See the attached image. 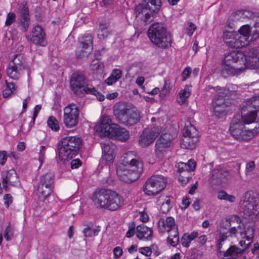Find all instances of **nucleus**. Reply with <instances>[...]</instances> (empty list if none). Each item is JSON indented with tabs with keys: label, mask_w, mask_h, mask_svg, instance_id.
<instances>
[{
	"label": "nucleus",
	"mask_w": 259,
	"mask_h": 259,
	"mask_svg": "<svg viewBox=\"0 0 259 259\" xmlns=\"http://www.w3.org/2000/svg\"><path fill=\"white\" fill-rule=\"evenodd\" d=\"M143 170V163L139 156L132 152L126 154L124 162L117 165L116 173L123 182L130 183L137 180Z\"/></svg>",
	"instance_id": "1"
},
{
	"label": "nucleus",
	"mask_w": 259,
	"mask_h": 259,
	"mask_svg": "<svg viewBox=\"0 0 259 259\" xmlns=\"http://www.w3.org/2000/svg\"><path fill=\"white\" fill-rule=\"evenodd\" d=\"M92 199L98 207L111 211L117 210L124 205L123 197L115 191L109 189L96 190Z\"/></svg>",
	"instance_id": "2"
},
{
	"label": "nucleus",
	"mask_w": 259,
	"mask_h": 259,
	"mask_svg": "<svg viewBox=\"0 0 259 259\" xmlns=\"http://www.w3.org/2000/svg\"><path fill=\"white\" fill-rule=\"evenodd\" d=\"M113 115L120 124L127 127L134 126L141 120L140 112L132 108L127 103L119 102L113 107Z\"/></svg>",
	"instance_id": "3"
},
{
	"label": "nucleus",
	"mask_w": 259,
	"mask_h": 259,
	"mask_svg": "<svg viewBox=\"0 0 259 259\" xmlns=\"http://www.w3.org/2000/svg\"><path fill=\"white\" fill-rule=\"evenodd\" d=\"M224 62L226 63H239L243 64L244 68L254 69L259 67V50L251 48L246 51L244 54L242 52L232 51L225 57Z\"/></svg>",
	"instance_id": "4"
},
{
	"label": "nucleus",
	"mask_w": 259,
	"mask_h": 259,
	"mask_svg": "<svg viewBox=\"0 0 259 259\" xmlns=\"http://www.w3.org/2000/svg\"><path fill=\"white\" fill-rule=\"evenodd\" d=\"M82 145L81 139L77 136L62 138L58 145V156L60 160L72 159L77 153Z\"/></svg>",
	"instance_id": "5"
},
{
	"label": "nucleus",
	"mask_w": 259,
	"mask_h": 259,
	"mask_svg": "<svg viewBox=\"0 0 259 259\" xmlns=\"http://www.w3.org/2000/svg\"><path fill=\"white\" fill-rule=\"evenodd\" d=\"M147 34L151 41L158 48H166L170 46L171 39L168 36L166 29L163 24L153 23L149 28Z\"/></svg>",
	"instance_id": "6"
},
{
	"label": "nucleus",
	"mask_w": 259,
	"mask_h": 259,
	"mask_svg": "<svg viewBox=\"0 0 259 259\" xmlns=\"http://www.w3.org/2000/svg\"><path fill=\"white\" fill-rule=\"evenodd\" d=\"M240 115L242 116L241 120L244 124L259 122V96L253 97L244 102Z\"/></svg>",
	"instance_id": "7"
},
{
	"label": "nucleus",
	"mask_w": 259,
	"mask_h": 259,
	"mask_svg": "<svg viewBox=\"0 0 259 259\" xmlns=\"http://www.w3.org/2000/svg\"><path fill=\"white\" fill-rule=\"evenodd\" d=\"M239 205L240 212L245 218L252 215H257L259 213V200L252 192H246L241 200Z\"/></svg>",
	"instance_id": "8"
},
{
	"label": "nucleus",
	"mask_w": 259,
	"mask_h": 259,
	"mask_svg": "<svg viewBox=\"0 0 259 259\" xmlns=\"http://www.w3.org/2000/svg\"><path fill=\"white\" fill-rule=\"evenodd\" d=\"M237 38L239 41L241 40L240 47H244L250 42L256 40L259 37V17H257L253 26L251 28L249 25H244L238 30Z\"/></svg>",
	"instance_id": "9"
},
{
	"label": "nucleus",
	"mask_w": 259,
	"mask_h": 259,
	"mask_svg": "<svg viewBox=\"0 0 259 259\" xmlns=\"http://www.w3.org/2000/svg\"><path fill=\"white\" fill-rule=\"evenodd\" d=\"M166 178L161 175H154L147 180L144 186V191L149 196L158 194L166 186Z\"/></svg>",
	"instance_id": "10"
},
{
	"label": "nucleus",
	"mask_w": 259,
	"mask_h": 259,
	"mask_svg": "<svg viewBox=\"0 0 259 259\" xmlns=\"http://www.w3.org/2000/svg\"><path fill=\"white\" fill-rule=\"evenodd\" d=\"M183 134L181 146L186 149L194 148L198 141V133L195 127L190 121H188L185 123Z\"/></svg>",
	"instance_id": "11"
},
{
	"label": "nucleus",
	"mask_w": 259,
	"mask_h": 259,
	"mask_svg": "<svg viewBox=\"0 0 259 259\" xmlns=\"http://www.w3.org/2000/svg\"><path fill=\"white\" fill-rule=\"evenodd\" d=\"M26 66V60L23 55H16L14 58L9 62L7 68V74L13 79H18L21 71Z\"/></svg>",
	"instance_id": "12"
},
{
	"label": "nucleus",
	"mask_w": 259,
	"mask_h": 259,
	"mask_svg": "<svg viewBox=\"0 0 259 259\" xmlns=\"http://www.w3.org/2000/svg\"><path fill=\"white\" fill-rule=\"evenodd\" d=\"M196 162L190 159L187 163L181 162L178 164V180L182 186L186 185L191 178V171L195 170Z\"/></svg>",
	"instance_id": "13"
},
{
	"label": "nucleus",
	"mask_w": 259,
	"mask_h": 259,
	"mask_svg": "<svg viewBox=\"0 0 259 259\" xmlns=\"http://www.w3.org/2000/svg\"><path fill=\"white\" fill-rule=\"evenodd\" d=\"M79 109L74 104L68 105L64 109L63 121L68 128L75 127L78 121Z\"/></svg>",
	"instance_id": "14"
},
{
	"label": "nucleus",
	"mask_w": 259,
	"mask_h": 259,
	"mask_svg": "<svg viewBox=\"0 0 259 259\" xmlns=\"http://www.w3.org/2000/svg\"><path fill=\"white\" fill-rule=\"evenodd\" d=\"M87 82V79L84 75L81 73L74 72L72 74L70 80L71 89L76 95L82 96Z\"/></svg>",
	"instance_id": "15"
},
{
	"label": "nucleus",
	"mask_w": 259,
	"mask_h": 259,
	"mask_svg": "<svg viewBox=\"0 0 259 259\" xmlns=\"http://www.w3.org/2000/svg\"><path fill=\"white\" fill-rule=\"evenodd\" d=\"M140 3L135 7L134 14L136 20L144 25H147L153 21L156 16L149 9Z\"/></svg>",
	"instance_id": "16"
},
{
	"label": "nucleus",
	"mask_w": 259,
	"mask_h": 259,
	"mask_svg": "<svg viewBox=\"0 0 259 259\" xmlns=\"http://www.w3.org/2000/svg\"><path fill=\"white\" fill-rule=\"evenodd\" d=\"M161 132L158 127L145 128L140 135L139 143L141 147H146L154 142Z\"/></svg>",
	"instance_id": "17"
},
{
	"label": "nucleus",
	"mask_w": 259,
	"mask_h": 259,
	"mask_svg": "<svg viewBox=\"0 0 259 259\" xmlns=\"http://www.w3.org/2000/svg\"><path fill=\"white\" fill-rule=\"evenodd\" d=\"M116 123H111V119L110 116L103 115L100 119L99 124L95 126L97 131L101 133V135L104 137H110Z\"/></svg>",
	"instance_id": "18"
},
{
	"label": "nucleus",
	"mask_w": 259,
	"mask_h": 259,
	"mask_svg": "<svg viewBox=\"0 0 259 259\" xmlns=\"http://www.w3.org/2000/svg\"><path fill=\"white\" fill-rule=\"evenodd\" d=\"M101 145L103 154L102 160H104L107 164L112 163L115 157L116 146L109 140L102 142Z\"/></svg>",
	"instance_id": "19"
},
{
	"label": "nucleus",
	"mask_w": 259,
	"mask_h": 259,
	"mask_svg": "<svg viewBox=\"0 0 259 259\" xmlns=\"http://www.w3.org/2000/svg\"><path fill=\"white\" fill-rule=\"evenodd\" d=\"M242 116L238 114L233 118L230 126V132L231 135L236 139L240 141L243 129H244V124L242 121Z\"/></svg>",
	"instance_id": "20"
},
{
	"label": "nucleus",
	"mask_w": 259,
	"mask_h": 259,
	"mask_svg": "<svg viewBox=\"0 0 259 259\" xmlns=\"http://www.w3.org/2000/svg\"><path fill=\"white\" fill-rule=\"evenodd\" d=\"M172 138L169 134H162L155 144V151L157 154L163 153L166 149L170 147Z\"/></svg>",
	"instance_id": "21"
},
{
	"label": "nucleus",
	"mask_w": 259,
	"mask_h": 259,
	"mask_svg": "<svg viewBox=\"0 0 259 259\" xmlns=\"http://www.w3.org/2000/svg\"><path fill=\"white\" fill-rule=\"evenodd\" d=\"M2 178L3 188L6 191H8L9 186H16L19 182L17 174L13 169L3 173Z\"/></svg>",
	"instance_id": "22"
},
{
	"label": "nucleus",
	"mask_w": 259,
	"mask_h": 259,
	"mask_svg": "<svg viewBox=\"0 0 259 259\" xmlns=\"http://www.w3.org/2000/svg\"><path fill=\"white\" fill-rule=\"evenodd\" d=\"M30 40L35 45H46L45 33L40 26L36 25L33 27Z\"/></svg>",
	"instance_id": "23"
},
{
	"label": "nucleus",
	"mask_w": 259,
	"mask_h": 259,
	"mask_svg": "<svg viewBox=\"0 0 259 259\" xmlns=\"http://www.w3.org/2000/svg\"><path fill=\"white\" fill-rule=\"evenodd\" d=\"M237 33L234 31H225L223 33V38L225 44L228 47L232 48H240L242 41H239L237 38Z\"/></svg>",
	"instance_id": "24"
},
{
	"label": "nucleus",
	"mask_w": 259,
	"mask_h": 259,
	"mask_svg": "<svg viewBox=\"0 0 259 259\" xmlns=\"http://www.w3.org/2000/svg\"><path fill=\"white\" fill-rule=\"evenodd\" d=\"M244 69V67L233 66L232 64L226 63L223 61L222 65L221 75L224 78H226L230 75L240 73Z\"/></svg>",
	"instance_id": "25"
},
{
	"label": "nucleus",
	"mask_w": 259,
	"mask_h": 259,
	"mask_svg": "<svg viewBox=\"0 0 259 259\" xmlns=\"http://www.w3.org/2000/svg\"><path fill=\"white\" fill-rule=\"evenodd\" d=\"M218 255L223 259H236L242 253L241 249L235 245H231L226 251H218Z\"/></svg>",
	"instance_id": "26"
},
{
	"label": "nucleus",
	"mask_w": 259,
	"mask_h": 259,
	"mask_svg": "<svg viewBox=\"0 0 259 259\" xmlns=\"http://www.w3.org/2000/svg\"><path fill=\"white\" fill-rule=\"evenodd\" d=\"M115 126L110 137H115L122 142L127 140L130 137L129 132L126 128L120 127L118 124H115Z\"/></svg>",
	"instance_id": "27"
},
{
	"label": "nucleus",
	"mask_w": 259,
	"mask_h": 259,
	"mask_svg": "<svg viewBox=\"0 0 259 259\" xmlns=\"http://www.w3.org/2000/svg\"><path fill=\"white\" fill-rule=\"evenodd\" d=\"M137 237L139 239L150 240L152 237V230L144 225H140L136 228Z\"/></svg>",
	"instance_id": "28"
},
{
	"label": "nucleus",
	"mask_w": 259,
	"mask_h": 259,
	"mask_svg": "<svg viewBox=\"0 0 259 259\" xmlns=\"http://www.w3.org/2000/svg\"><path fill=\"white\" fill-rule=\"evenodd\" d=\"M141 3L155 16L159 12L161 5V0H143Z\"/></svg>",
	"instance_id": "29"
},
{
	"label": "nucleus",
	"mask_w": 259,
	"mask_h": 259,
	"mask_svg": "<svg viewBox=\"0 0 259 259\" xmlns=\"http://www.w3.org/2000/svg\"><path fill=\"white\" fill-rule=\"evenodd\" d=\"M228 171L220 166H218L212 171V180H215L218 183L221 182L222 179L227 177Z\"/></svg>",
	"instance_id": "30"
},
{
	"label": "nucleus",
	"mask_w": 259,
	"mask_h": 259,
	"mask_svg": "<svg viewBox=\"0 0 259 259\" xmlns=\"http://www.w3.org/2000/svg\"><path fill=\"white\" fill-rule=\"evenodd\" d=\"M53 190V188L51 186L41 185V183H39L38 184L37 191L38 196L43 201L51 195Z\"/></svg>",
	"instance_id": "31"
},
{
	"label": "nucleus",
	"mask_w": 259,
	"mask_h": 259,
	"mask_svg": "<svg viewBox=\"0 0 259 259\" xmlns=\"http://www.w3.org/2000/svg\"><path fill=\"white\" fill-rule=\"evenodd\" d=\"M167 232L169 236L167 238V242L172 246H176L179 241V236L178 227L168 229Z\"/></svg>",
	"instance_id": "32"
},
{
	"label": "nucleus",
	"mask_w": 259,
	"mask_h": 259,
	"mask_svg": "<svg viewBox=\"0 0 259 259\" xmlns=\"http://www.w3.org/2000/svg\"><path fill=\"white\" fill-rule=\"evenodd\" d=\"M38 183L54 188V175L50 172L40 177Z\"/></svg>",
	"instance_id": "33"
},
{
	"label": "nucleus",
	"mask_w": 259,
	"mask_h": 259,
	"mask_svg": "<svg viewBox=\"0 0 259 259\" xmlns=\"http://www.w3.org/2000/svg\"><path fill=\"white\" fill-rule=\"evenodd\" d=\"M241 234H244L243 238H246L248 244L251 243L254 236V229L250 226L245 225L244 227V231L241 232Z\"/></svg>",
	"instance_id": "34"
},
{
	"label": "nucleus",
	"mask_w": 259,
	"mask_h": 259,
	"mask_svg": "<svg viewBox=\"0 0 259 259\" xmlns=\"http://www.w3.org/2000/svg\"><path fill=\"white\" fill-rule=\"evenodd\" d=\"M92 52L91 48L83 47L81 46L75 52L76 57L78 59L87 58Z\"/></svg>",
	"instance_id": "35"
},
{
	"label": "nucleus",
	"mask_w": 259,
	"mask_h": 259,
	"mask_svg": "<svg viewBox=\"0 0 259 259\" xmlns=\"http://www.w3.org/2000/svg\"><path fill=\"white\" fill-rule=\"evenodd\" d=\"M109 34L108 26L106 24H99L98 36L100 39H105Z\"/></svg>",
	"instance_id": "36"
},
{
	"label": "nucleus",
	"mask_w": 259,
	"mask_h": 259,
	"mask_svg": "<svg viewBox=\"0 0 259 259\" xmlns=\"http://www.w3.org/2000/svg\"><path fill=\"white\" fill-rule=\"evenodd\" d=\"M80 44L82 48L88 47L92 50L93 37L89 34L84 35L80 41Z\"/></svg>",
	"instance_id": "37"
},
{
	"label": "nucleus",
	"mask_w": 259,
	"mask_h": 259,
	"mask_svg": "<svg viewBox=\"0 0 259 259\" xmlns=\"http://www.w3.org/2000/svg\"><path fill=\"white\" fill-rule=\"evenodd\" d=\"M30 18L20 17L18 26L23 32H26L29 26Z\"/></svg>",
	"instance_id": "38"
},
{
	"label": "nucleus",
	"mask_w": 259,
	"mask_h": 259,
	"mask_svg": "<svg viewBox=\"0 0 259 259\" xmlns=\"http://www.w3.org/2000/svg\"><path fill=\"white\" fill-rule=\"evenodd\" d=\"M229 235L227 234L226 232L220 230V233L217 238V246L218 248V251L221 250L222 248V242L224 241L229 237Z\"/></svg>",
	"instance_id": "39"
},
{
	"label": "nucleus",
	"mask_w": 259,
	"mask_h": 259,
	"mask_svg": "<svg viewBox=\"0 0 259 259\" xmlns=\"http://www.w3.org/2000/svg\"><path fill=\"white\" fill-rule=\"evenodd\" d=\"M47 124L48 126L55 132L59 130V125L58 120L54 116H50L48 119Z\"/></svg>",
	"instance_id": "40"
},
{
	"label": "nucleus",
	"mask_w": 259,
	"mask_h": 259,
	"mask_svg": "<svg viewBox=\"0 0 259 259\" xmlns=\"http://www.w3.org/2000/svg\"><path fill=\"white\" fill-rule=\"evenodd\" d=\"M227 106H213L214 114L218 118L221 117L225 114Z\"/></svg>",
	"instance_id": "41"
},
{
	"label": "nucleus",
	"mask_w": 259,
	"mask_h": 259,
	"mask_svg": "<svg viewBox=\"0 0 259 259\" xmlns=\"http://www.w3.org/2000/svg\"><path fill=\"white\" fill-rule=\"evenodd\" d=\"M213 106H227L225 102L224 97L222 95L217 96L212 102Z\"/></svg>",
	"instance_id": "42"
},
{
	"label": "nucleus",
	"mask_w": 259,
	"mask_h": 259,
	"mask_svg": "<svg viewBox=\"0 0 259 259\" xmlns=\"http://www.w3.org/2000/svg\"><path fill=\"white\" fill-rule=\"evenodd\" d=\"M239 87L235 84H230L227 88V92L224 94L230 96H237Z\"/></svg>",
	"instance_id": "43"
},
{
	"label": "nucleus",
	"mask_w": 259,
	"mask_h": 259,
	"mask_svg": "<svg viewBox=\"0 0 259 259\" xmlns=\"http://www.w3.org/2000/svg\"><path fill=\"white\" fill-rule=\"evenodd\" d=\"M179 96L181 100L179 101V103L182 104L186 102V99L190 96V93L188 89H185L181 91Z\"/></svg>",
	"instance_id": "44"
},
{
	"label": "nucleus",
	"mask_w": 259,
	"mask_h": 259,
	"mask_svg": "<svg viewBox=\"0 0 259 259\" xmlns=\"http://www.w3.org/2000/svg\"><path fill=\"white\" fill-rule=\"evenodd\" d=\"M95 93H97L96 89L92 85L88 84L87 82L84 87V92H83L82 96L85 94L94 95Z\"/></svg>",
	"instance_id": "45"
},
{
	"label": "nucleus",
	"mask_w": 259,
	"mask_h": 259,
	"mask_svg": "<svg viewBox=\"0 0 259 259\" xmlns=\"http://www.w3.org/2000/svg\"><path fill=\"white\" fill-rule=\"evenodd\" d=\"M234 221H236L238 222V221H240V220L238 217H236V216L232 217V218H231L230 219H225V220L222 221V224L221 225V228H224V227L222 225V224H224L226 226L225 228L226 229L227 227H231V222H232Z\"/></svg>",
	"instance_id": "46"
},
{
	"label": "nucleus",
	"mask_w": 259,
	"mask_h": 259,
	"mask_svg": "<svg viewBox=\"0 0 259 259\" xmlns=\"http://www.w3.org/2000/svg\"><path fill=\"white\" fill-rule=\"evenodd\" d=\"M162 223L163 226L165 225L169 229H172V228L174 227H177L175 224L174 219L171 217H167L165 220V222L163 221Z\"/></svg>",
	"instance_id": "47"
},
{
	"label": "nucleus",
	"mask_w": 259,
	"mask_h": 259,
	"mask_svg": "<svg viewBox=\"0 0 259 259\" xmlns=\"http://www.w3.org/2000/svg\"><path fill=\"white\" fill-rule=\"evenodd\" d=\"M13 235V229L11 226L10 223L6 227L4 233V237L8 241L10 240Z\"/></svg>",
	"instance_id": "48"
},
{
	"label": "nucleus",
	"mask_w": 259,
	"mask_h": 259,
	"mask_svg": "<svg viewBox=\"0 0 259 259\" xmlns=\"http://www.w3.org/2000/svg\"><path fill=\"white\" fill-rule=\"evenodd\" d=\"M170 81L169 80H165L164 84L162 88L161 93H160V96L163 97L166 96V94L169 92L170 88Z\"/></svg>",
	"instance_id": "49"
},
{
	"label": "nucleus",
	"mask_w": 259,
	"mask_h": 259,
	"mask_svg": "<svg viewBox=\"0 0 259 259\" xmlns=\"http://www.w3.org/2000/svg\"><path fill=\"white\" fill-rule=\"evenodd\" d=\"M16 19V15L13 12H10L8 14L7 16L5 25L7 26L11 25Z\"/></svg>",
	"instance_id": "50"
},
{
	"label": "nucleus",
	"mask_w": 259,
	"mask_h": 259,
	"mask_svg": "<svg viewBox=\"0 0 259 259\" xmlns=\"http://www.w3.org/2000/svg\"><path fill=\"white\" fill-rule=\"evenodd\" d=\"M86 227L83 230V233L85 237H91L92 236V233L91 232V230L93 227V224L92 223H90L88 224L84 225Z\"/></svg>",
	"instance_id": "51"
},
{
	"label": "nucleus",
	"mask_w": 259,
	"mask_h": 259,
	"mask_svg": "<svg viewBox=\"0 0 259 259\" xmlns=\"http://www.w3.org/2000/svg\"><path fill=\"white\" fill-rule=\"evenodd\" d=\"M20 17L30 18L28 7L26 5H23V7L20 10Z\"/></svg>",
	"instance_id": "52"
},
{
	"label": "nucleus",
	"mask_w": 259,
	"mask_h": 259,
	"mask_svg": "<svg viewBox=\"0 0 259 259\" xmlns=\"http://www.w3.org/2000/svg\"><path fill=\"white\" fill-rule=\"evenodd\" d=\"M191 241L188 235L185 234L181 238V243L182 245L185 247H188L190 246V243Z\"/></svg>",
	"instance_id": "53"
},
{
	"label": "nucleus",
	"mask_w": 259,
	"mask_h": 259,
	"mask_svg": "<svg viewBox=\"0 0 259 259\" xmlns=\"http://www.w3.org/2000/svg\"><path fill=\"white\" fill-rule=\"evenodd\" d=\"M135 225L134 223L132 222V224H130L128 230L126 234V237L127 238H131L135 234Z\"/></svg>",
	"instance_id": "54"
},
{
	"label": "nucleus",
	"mask_w": 259,
	"mask_h": 259,
	"mask_svg": "<svg viewBox=\"0 0 259 259\" xmlns=\"http://www.w3.org/2000/svg\"><path fill=\"white\" fill-rule=\"evenodd\" d=\"M255 167L254 161H251L246 164L245 170L247 174L251 172Z\"/></svg>",
	"instance_id": "55"
},
{
	"label": "nucleus",
	"mask_w": 259,
	"mask_h": 259,
	"mask_svg": "<svg viewBox=\"0 0 259 259\" xmlns=\"http://www.w3.org/2000/svg\"><path fill=\"white\" fill-rule=\"evenodd\" d=\"M139 251L143 254L149 256L152 253V250L149 247H143L139 248Z\"/></svg>",
	"instance_id": "56"
},
{
	"label": "nucleus",
	"mask_w": 259,
	"mask_h": 259,
	"mask_svg": "<svg viewBox=\"0 0 259 259\" xmlns=\"http://www.w3.org/2000/svg\"><path fill=\"white\" fill-rule=\"evenodd\" d=\"M45 151L46 147L44 146H40V149L39 150V155L38 160L40 163V164L44 162L45 158Z\"/></svg>",
	"instance_id": "57"
},
{
	"label": "nucleus",
	"mask_w": 259,
	"mask_h": 259,
	"mask_svg": "<svg viewBox=\"0 0 259 259\" xmlns=\"http://www.w3.org/2000/svg\"><path fill=\"white\" fill-rule=\"evenodd\" d=\"M196 28V26L193 23H188V27L187 28V34L189 36L192 35Z\"/></svg>",
	"instance_id": "58"
},
{
	"label": "nucleus",
	"mask_w": 259,
	"mask_h": 259,
	"mask_svg": "<svg viewBox=\"0 0 259 259\" xmlns=\"http://www.w3.org/2000/svg\"><path fill=\"white\" fill-rule=\"evenodd\" d=\"M191 73V69L190 67H186L182 72V80L185 81L187 78L189 76Z\"/></svg>",
	"instance_id": "59"
},
{
	"label": "nucleus",
	"mask_w": 259,
	"mask_h": 259,
	"mask_svg": "<svg viewBox=\"0 0 259 259\" xmlns=\"http://www.w3.org/2000/svg\"><path fill=\"white\" fill-rule=\"evenodd\" d=\"M244 18H255V20L257 17H255L254 14L249 11H242L240 12Z\"/></svg>",
	"instance_id": "60"
},
{
	"label": "nucleus",
	"mask_w": 259,
	"mask_h": 259,
	"mask_svg": "<svg viewBox=\"0 0 259 259\" xmlns=\"http://www.w3.org/2000/svg\"><path fill=\"white\" fill-rule=\"evenodd\" d=\"M70 165L71 168H77L81 165V162L79 159L77 158L72 160L70 162Z\"/></svg>",
	"instance_id": "61"
},
{
	"label": "nucleus",
	"mask_w": 259,
	"mask_h": 259,
	"mask_svg": "<svg viewBox=\"0 0 259 259\" xmlns=\"http://www.w3.org/2000/svg\"><path fill=\"white\" fill-rule=\"evenodd\" d=\"M114 257L116 258L120 257L122 254V250L120 247H116L113 250Z\"/></svg>",
	"instance_id": "62"
},
{
	"label": "nucleus",
	"mask_w": 259,
	"mask_h": 259,
	"mask_svg": "<svg viewBox=\"0 0 259 259\" xmlns=\"http://www.w3.org/2000/svg\"><path fill=\"white\" fill-rule=\"evenodd\" d=\"M4 199L5 200V204L8 207L9 205L12 203V196L10 194H5L4 196Z\"/></svg>",
	"instance_id": "63"
},
{
	"label": "nucleus",
	"mask_w": 259,
	"mask_h": 259,
	"mask_svg": "<svg viewBox=\"0 0 259 259\" xmlns=\"http://www.w3.org/2000/svg\"><path fill=\"white\" fill-rule=\"evenodd\" d=\"M7 159V155L6 152L5 151L0 152V164L4 165Z\"/></svg>",
	"instance_id": "64"
}]
</instances>
